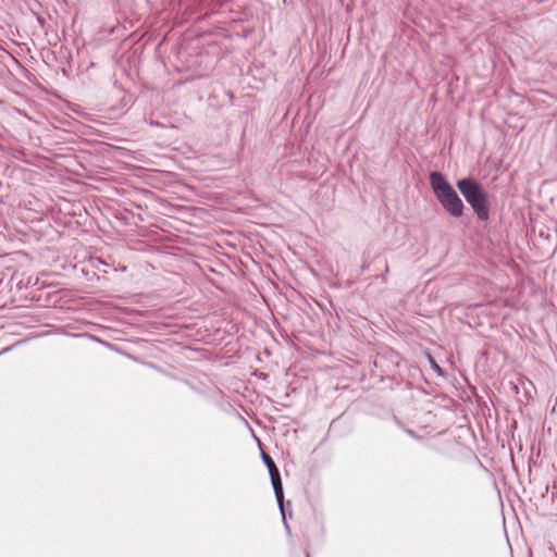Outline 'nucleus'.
Returning a JSON list of instances; mask_svg holds the SVG:
<instances>
[{"mask_svg":"<svg viewBox=\"0 0 557 557\" xmlns=\"http://www.w3.org/2000/svg\"><path fill=\"white\" fill-rule=\"evenodd\" d=\"M429 360H430L431 367L434 369V371H436L438 374H442V369L435 362V360L432 358V356H429Z\"/></svg>","mask_w":557,"mask_h":557,"instance_id":"39448f33","label":"nucleus"},{"mask_svg":"<svg viewBox=\"0 0 557 557\" xmlns=\"http://www.w3.org/2000/svg\"><path fill=\"white\" fill-rule=\"evenodd\" d=\"M457 187L478 218L487 221L490 218V201L483 186L473 178H462L457 182Z\"/></svg>","mask_w":557,"mask_h":557,"instance_id":"f03ea898","label":"nucleus"},{"mask_svg":"<svg viewBox=\"0 0 557 557\" xmlns=\"http://www.w3.org/2000/svg\"><path fill=\"white\" fill-rule=\"evenodd\" d=\"M430 184L443 209L451 216L460 218L463 214L465 205L444 175L432 172Z\"/></svg>","mask_w":557,"mask_h":557,"instance_id":"f257e3e1","label":"nucleus"},{"mask_svg":"<svg viewBox=\"0 0 557 557\" xmlns=\"http://www.w3.org/2000/svg\"><path fill=\"white\" fill-rule=\"evenodd\" d=\"M263 458H264V461H265V463H267V466L269 468L270 475L272 478L275 474V470H277V468H276L274 461L272 460V458L270 456L264 455Z\"/></svg>","mask_w":557,"mask_h":557,"instance_id":"20e7f679","label":"nucleus"},{"mask_svg":"<svg viewBox=\"0 0 557 557\" xmlns=\"http://www.w3.org/2000/svg\"><path fill=\"white\" fill-rule=\"evenodd\" d=\"M271 480H272L276 499H277L278 504L282 506V504H283V487H282V482H281L278 470H275V474L271 478Z\"/></svg>","mask_w":557,"mask_h":557,"instance_id":"7ed1b4c3","label":"nucleus"}]
</instances>
